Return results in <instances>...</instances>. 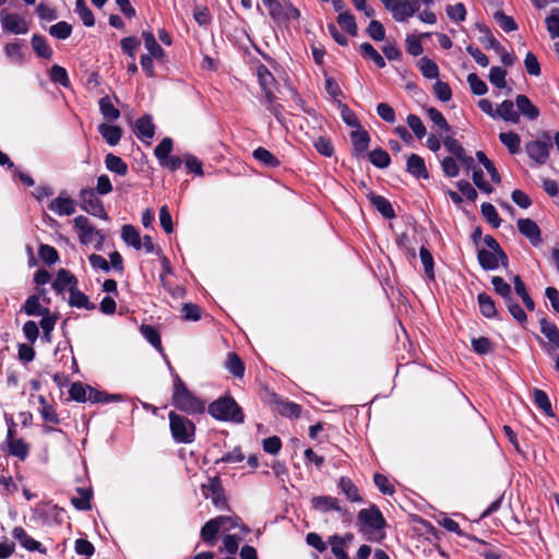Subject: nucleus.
<instances>
[{"label": "nucleus", "mask_w": 559, "mask_h": 559, "mask_svg": "<svg viewBox=\"0 0 559 559\" xmlns=\"http://www.w3.org/2000/svg\"><path fill=\"white\" fill-rule=\"evenodd\" d=\"M352 142H353V151L354 154L359 157L366 153L369 147L370 136L366 130L362 128L358 130H354L350 133Z\"/></svg>", "instance_id": "18"}, {"label": "nucleus", "mask_w": 559, "mask_h": 559, "mask_svg": "<svg viewBox=\"0 0 559 559\" xmlns=\"http://www.w3.org/2000/svg\"><path fill=\"white\" fill-rule=\"evenodd\" d=\"M539 325L540 332L548 340V343L545 344L540 337H538V341L544 345L547 354L552 355L559 350V329L555 323L548 321L547 318H542Z\"/></svg>", "instance_id": "8"}, {"label": "nucleus", "mask_w": 559, "mask_h": 559, "mask_svg": "<svg viewBox=\"0 0 559 559\" xmlns=\"http://www.w3.org/2000/svg\"><path fill=\"white\" fill-rule=\"evenodd\" d=\"M501 118L504 121L518 123L520 121V114L514 109L512 100H503L495 110V119Z\"/></svg>", "instance_id": "20"}, {"label": "nucleus", "mask_w": 559, "mask_h": 559, "mask_svg": "<svg viewBox=\"0 0 559 559\" xmlns=\"http://www.w3.org/2000/svg\"><path fill=\"white\" fill-rule=\"evenodd\" d=\"M252 155L258 162L267 167L275 168L278 167L281 164L280 159L275 155H273L270 151L261 146L255 148Z\"/></svg>", "instance_id": "32"}, {"label": "nucleus", "mask_w": 559, "mask_h": 559, "mask_svg": "<svg viewBox=\"0 0 559 559\" xmlns=\"http://www.w3.org/2000/svg\"><path fill=\"white\" fill-rule=\"evenodd\" d=\"M478 29L484 33V37L480 38V41L485 45V48H491L496 52H500L502 50L501 44L492 36L489 28L478 24Z\"/></svg>", "instance_id": "55"}, {"label": "nucleus", "mask_w": 559, "mask_h": 559, "mask_svg": "<svg viewBox=\"0 0 559 559\" xmlns=\"http://www.w3.org/2000/svg\"><path fill=\"white\" fill-rule=\"evenodd\" d=\"M472 348L478 355H487L491 352L492 344L488 337H474L472 338Z\"/></svg>", "instance_id": "58"}, {"label": "nucleus", "mask_w": 559, "mask_h": 559, "mask_svg": "<svg viewBox=\"0 0 559 559\" xmlns=\"http://www.w3.org/2000/svg\"><path fill=\"white\" fill-rule=\"evenodd\" d=\"M99 109L104 118L109 121L117 120L120 117V111L114 106L108 96L99 99Z\"/></svg>", "instance_id": "42"}, {"label": "nucleus", "mask_w": 559, "mask_h": 559, "mask_svg": "<svg viewBox=\"0 0 559 559\" xmlns=\"http://www.w3.org/2000/svg\"><path fill=\"white\" fill-rule=\"evenodd\" d=\"M491 284L493 286V289L496 294L501 296L504 300V302L512 297V288L511 286L500 276H493L491 278Z\"/></svg>", "instance_id": "47"}, {"label": "nucleus", "mask_w": 559, "mask_h": 559, "mask_svg": "<svg viewBox=\"0 0 559 559\" xmlns=\"http://www.w3.org/2000/svg\"><path fill=\"white\" fill-rule=\"evenodd\" d=\"M329 544L331 546V551L337 559H349L348 555L346 554L344 547V538H342L340 535L334 534L329 538Z\"/></svg>", "instance_id": "53"}, {"label": "nucleus", "mask_w": 559, "mask_h": 559, "mask_svg": "<svg viewBox=\"0 0 559 559\" xmlns=\"http://www.w3.org/2000/svg\"><path fill=\"white\" fill-rule=\"evenodd\" d=\"M72 26L64 21L58 22L49 27V34L58 39H66L70 37Z\"/></svg>", "instance_id": "56"}, {"label": "nucleus", "mask_w": 559, "mask_h": 559, "mask_svg": "<svg viewBox=\"0 0 559 559\" xmlns=\"http://www.w3.org/2000/svg\"><path fill=\"white\" fill-rule=\"evenodd\" d=\"M504 304L513 319L521 326H525V324L527 323V316L523 308L513 298L507 300Z\"/></svg>", "instance_id": "43"}, {"label": "nucleus", "mask_w": 559, "mask_h": 559, "mask_svg": "<svg viewBox=\"0 0 559 559\" xmlns=\"http://www.w3.org/2000/svg\"><path fill=\"white\" fill-rule=\"evenodd\" d=\"M7 443L9 454L24 461L29 453V447L23 439H14L11 429L8 430Z\"/></svg>", "instance_id": "16"}, {"label": "nucleus", "mask_w": 559, "mask_h": 559, "mask_svg": "<svg viewBox=\"0 0 559 559\" xmlns=\"http://www.w3.org/2000/svg\"><path fill=\"white\" fill-rule=\"evenodd\" d=\"M81 200H82V207L83 210H86L87 206L92 207L93 210H96L97 207H102L100 201L97 197V193L93 188L83 189L81 191Z\"/></svg>", "instance_id": "51"}, {"label": "nucleus", "mask_w": 559, "mask_h": 559, "mask_svg": "<svg viewBox=\"0 0 559 559\" xmlns=\"http://www.w3.org/2000/svg\"><path fill=\"white\" fill-rule=\"evenodd\" d=\"M467 82L472 93L475 95H484L488 91L486 83L476 73H469L467 75Z\"/></svg>", "instance_id": "57"}, {"label": "nucleus", "mask_w": 559, "mask_h": 559, "mask_svg": "<svg viewBox=\"0 0 559 559\" xmlns=\"http://www.w3.org/2000/svg\"><path fill=\"white\" fill-rule=\"evenodd\" d=\"M547 31L552 38H559V9H555L546 19Z\"/></svg>", "instance_id": "64"}, {"label": "nucleus", "mask_w": 559, "mask_h": 559, "mask_svg": "<svg viewBox=\"0 0 559 559\" xmlns=\"http://www.w3.org/2000/svg\"><path fill=\"white\" fill-rule=\"evenodd\" d=\"M38 253L39 258L48 265L55 264L59 259L58 251L49 245H40Z\"/></svg>", "instance_id": "59"}, {"label": "nucleus", "mask_w": 559, "mask_h": 559, "mask_svg": "<svg viewBox=\"0 0 559 559\" xmlns=\"http://www.w3.org/2000/svg\"><path fill=\"white\" fill-rule=\"evenodd\" d=\"M442 141L447 150L462 164L463 167L467 170L474 169V158L466 154L465 148L457 140L448 135Z\"/></svg>", "instance_id": "10"}, {"label": "nucleus", "mask_w": 559, "mask_h": 559, "mask_svg": "<svg viewBox=\"0 0 559 559\" xmlns=\"http://www.w3.org/2000/svg\"><path fill=\"white\" fill-rule=\"evenodd\" d=\"M225 367L231 374L237 378H242L245 374V365L241 358L235 353L228 354Z\"/></svg>", "instance_id": "35"}, {"label": "nucleus", "mask_w": 559, "mask_h": 559, "mask_svg": "<svg viewBox=\"0 0 559 559\" xmlns=\"http://www.w3.org/2000/svg\"><path fill=\"white\" fill-rule=\"evenodd\" d=\"M507 71L500 67H492L489 72V81L498 88L506 86Z\"/></svg>", "instance_id": "61"}, {"label": "nucleus", "mask_w": 559, "mask_h": 559, "mask_svg": "<svg viewBox=\"0 0 559 559\" xmlns=\"http://www.w3.org/2000/svg\"><path fill=\"white\" fill-rule=\"evenodd\" d=\"M142 37L144 39V46L148 51L147 55L153 56L155 59H163L165 52L156 41L154 34L152 32H143Z\"/></svg>", "instance_id": "31"}, {"label": "nucleus", "mask_w": 559, "mask_h": 559, "mask_svg": "<svg viewBox=\"0 0 559 559\" xmlns=\"http://www.w3.org/2000/svg\"><path fill=\"white\" fill-rule=\"evenodd\" d=\"M78 278L68 270L60 269L51 284L52 289L57 294L63 293L66 289L70 293V289L78 286Z\"/></svg>", "instance_id": "14"}, {"label": "nucleus", "mask_w": 559, "mask_h": 559, "mask_svg": "<svg viewBox=\"0 0 559 559\" xmlns=\"http://www.w3.org/2000/svg\"><path fill=\"white\" fill-rule=\"evenodd\" d=\"M501 143L508 147L511 154H516L520 151L521 138L518 133L509 131L499 134Z\"/></svg>", "instance_id": "38"}, {"label": "nucleus", "mask_w": 559, "mask_h": 559, "mask_svg": "<svg viewBox=\"0 0 559 559\" xmlns=\"http://www.w3.org/2000/svg\"><path fill=\"white\" fill-rule=\"evenodd\" d=\"M311 506L314 510L321 513H328L330 511L337 512L343 519L349 516V512L346 508L342 507L340 500L332 496H317L311 499Z\"/></svg>", "instance_id": "9"}, {"label": "nucleus", "mask_w": 559, "mask_h": 559, "mask_svg": "<svg viewBox=\"0 0 559 559\" xmlns=\"http://www.w3.org/2000/svg\"><path fill=\"white\" fill-rule=\"evenodd\" d=\"M366 32L373 40L380 41L385 38V29L377 20H372L369 23Z\"/></svg>", "instance_id": "63"}, {"label": "nucleus", "mask_w": 559, "mask_h": 559, "mask_svg": "<svg viewBox=\"0 0 559 559\" xmlns=\"http://www.w3.org/2000/svg\"><path fill=\"white\" fill-rule=\"evenodd\" d=\"M121 238L126 245L135 250L142 249V238L140 233L132 225H123L121 228Z\"/></svg>", "instance_id": "26"}, {"label": "nucleus", "mask_w": 559, "mask_h": 559, "mask_svg": "<svg viewBox=\"0 0 559 559\" xmlns=\"http://www.w3.org/2000/svg\"><path fill=\"white\" fill-rule=\"evenodd\" d=\"M32 47L36 55L44 59H50L52 57V49L47 44L44 36L34 35L32 37Z\"/></svg>", "instance_id": "34"}, {"label": "nucleus", "mask_w": 559, "mask_h": 559, "mask_svg": "<svg viewBox=\"0 0 559 559\" xmlns=\"http://www.w3.org/2000/svg\"><path fill=\"white\" fill-rule=\"evenodd\" d=\"M12 536L21 544L23 548L29 551H39L41 554L46 552V548L43 547V545L39 542L31 537L26 533V531L21 526H16L13 528Z\"/></svg>", "instance_id": "15"}, {"label": "nucleus", "mask_w": 559, "mask_h": 559, "mask_svg": "<svg viewBox=\"0 0 559 559\" xmlns=\"http://www.w3.org/2000/svg\"><path fill=\"white\" fill-rule=\"evenodd\" d=\"M142 336L155 348L162 349L160 335L157 330L147 324H143L140 329Z\"/></svg>", "instance_id": "50"}, {"label": "nucleus", "mask_w": 559, "mask_h": 559, "mask_svg": "<svg viewBox=\"0 0 559 559\" xmlns=\"http://www.w3.org/2000/svg\"><path fill=\"white\" fill-rule=\"evenodd\" d=\"M168 368L174 377V392H173V405L187 414L199 415L204 413L205 403L194 396L186 386L183 381L180 379L178 373L175 372L170 362L167 361Z\"/></svg>", "instance_id": "1"}, {"label": "nucleus", "mask_w": 559, "mask_h": 559, "mask_svg": "<svg viewBox=\"0 0 559 559\" xmlns=\"http://www.w3.org/2000/svg\"><path fill=\"white\" fill-rule=\"evenodd\" d=\"M369 160L378 168H386L390 165V155L386 151L377 148L369 153Z\"/></svg>", "instance_id": "52"}, {"label": "nucleus", "mask_w": 559, "mask_h": 559, "mask_svg": "<svg viewBox=\"0 0 559 559\" xmlns=\"http://www.w3.org/2000/svg\"><path fill=\"white\" fill-rule=\"evenodd\" d=\"M337 487L340 491L345 495L346 499L350 502H362L359 495L358 487L353 483L349 477L342 476L338 480Z\"/></svg>", "instance_id": "23"}, {"label": "nucleus", "mask_w": 559, "mask_h": 559, "mask_svg": "<svg viewBox=\"0 0 559 559\" xmlns=\"http://www.w3.org/2000/svg\"><path fill=\"white\" fill-rule=\"evenodd\" d=\"M68 302L78 309L94 310L96 308L95 304L91 302L88 296L79 290L78 286L70 289Z\"/></svg>", "instance_id": "21"}, {"label": "nucleus", "mask_w": 559, "mask_h": 559, "mask_svg": "<svg viewBox=\"0 0 559 559\" xmlns=\"http://www.w3.org/2000/svg\"><path fill=\"white\" fill-rule=\"evenodd\" d=\"M383 5L396 22H406L420 9L418 0H386Z\"/></svg>", "instance_id": "5"}, {"label": "nucleus", "mask_w": 559, "mask_h": 559, "mask_svg": "<svg viewBox=\"0 0 559 559\" xmlns=\"http://www.w3.org/2000/svg\"><path fill=\"white\" fill-rule=\"evenodd\" d=\"M518 112L530 120H536L539 117V109L530 100L526 95L519 94L515 97Z\"/></svg>", "instance_id": "19"}, {"label": "nucleus", "mask_w": 559, "mask_h": 559, "mask_svg": "<svg viewBox=\"0 0 559 559\" xmlns=\"http://www.w3.org/2000/svg\"><path fill=\"white\" fill-rule=\"evenodd\" d=\"M419 70L427 79H437L439 76V68L435 61L427 57L419 60Z\"/></svg>", "instance_id": "48"}, {"label": "nucleus", "mask_w": 559, "mask_h": 559, "mask_svg": "<svg viewBox=\"0 0 559 559\" xmlns=\"http://www.w3.org/2000/svg\"><path fill=\"white\" fill-rule=\"evenodd\" d=\"M337 23L344 28L350 36H356L358 32L355 16L348 12H341L337 16Z\"/></svg>", "instance_id": "40"}, {"label": "nucleus", "mask_w": 559, "mask_h": 559, "mask_svg": "<svg viewBox=\"0 0 559 559\" xmlns=\"http://www.w3.org/2000/svg\"><path fill=\"white\" fill-rule=\"evenodd\" d=\"M22 310L29 317L49 313V308L41 307L38 295L28 296L22 307Z\"/></svg>", "instance_id": "27"}, {"label": "nucleus", "mask_w": 559, "mask_h": 559, "mask_svg": "<svg viewBox=\"0 0 559 559\" xmlns=\"http://www.w3.org/2000/svg\"><path fill=\"white\" fill-rule=\"evenodd\" d=\"M406 120L408 127L418 139H423L426 135V127L418 116L411 114L407 116Z\"/></svg>", "instance_id": "60"}, {"label": "nucleus", "mask_w": 559, "mask_h": 559, "mask_svg": "<svg viewBox=\"0 0 559 559\" xmlns=\"http://www.w3.org/2000/svg\"><path fill=\"white\" fill-rule=\"evenodd\" d=\"M1 24L4 31L12 34H25L28 32L26 21L16 13H1Z\"/></svg>", "instance_id": "12"}, {"label": "nucleus", "mask_w": 559, "mask_h": 559, "mask_svg": "<svg viewBox=\"0 0 559 559\" xmlns=\"http://www.w3.org/2000/svg\"><path fill=\"white\" fill-rule=\"evenodd\" d=\"M79 497H73L71 499L72 504L75 509L81 511H86L92 508L91 506V499H92V491L91 489L85 488H78L76 489Z\"/></svg>", "instance_id": "36"}, {"label": "nucleus", "mask_w": 559, "mask_h": 559, "mask_svg": "<svg viewBox=\"0 0 559 559\" xmlns=\"http://www.w3.org/2000/svg\"><path fill=\"white\" fill-rule=\"evenodd\" d=\"M209 414L219 421H233L242 424L243 413L237 402L230 396H222L212 402L207 407Z\"/></svg>", "instance_id": "2"}, {"label": "nucleus", "mask_w": 559, "mask_h": 559, "mask_svg": "<svg viewBox=\"0 0 559 559\" xmlns=\"http://www.w3.org/2000/svg\"><path fill=\"white\" fill-rule=\"evenodd\" d=\"M477 302L480 313L487 318L492 319L497 316L496 304L493 299L486 293H480L477 296Z\"/></svg>", "instance_id": "28"}, {"label": "nucleus", "mask_w": 559, "mask_h": 559, "mask_svg": "<svg viewBox=\"0 0 559 559\" xmlns=\"http://www.w3.org/2000/svg\"><path fill=\"white\" fill-rule=\"evenodd\" d=\"M358 521L362 525L372 530H382L385 526V520L376 506L368 509H361L358 512Z\"/></svg>", "instance_id": "11"}, {"label": "nucleus", "mask_w": 559, "mask_h": 559, "mask_svg": "<svg viewBox=\"0 0 559 559\" xmlns=\"http://www.w3.org/2000/svg\"><path fill=\"white\" fill-rule=\"evenodd\" d=\"M75 12L79 14L85 26L91 27L95 24L94 14L84 0L75 1Z\"/></svg>", "instance_id": "46"}, {"label": "nucleus", "mask_w": 559, "mask_h": 559, "mask_svg": "<svg viewBox=\"0 0 559 559\" xmlns=\"http://www.w3.org/2000/svg\"><path fill=\"white\" fill-rule=\"evenodd\" d=\"M518 228L534 247H538L543 242L540 229L534 221L530 218H520L518 221Z\"/></svg>", "instance_id": "13"}, {"label": "nucleus", "mask_w": 559, "mask_h": 559, "mask_svg": "<svg viewBox=\"0 0 559 559\" xmlns=\"http://www.w3.org/2000/svg\"><path fill=\"white\" fill-rule=\"evenodd\" d=\"M98 132L111 146L117 145L122 136V129L120 127L107 123L99 124Z\"/></svg>", "instance_id": "25"}, {"label": "nucleus", "mask_w": 559, "mask_h": 559, "mask_svg": "<svg viewBox=\"0 0 559 559\" xmlns=\"http://www.w3.org/2000/svg\"><path fill=\"white\" fill-rule=\"evenodd\" d=\"M495 20L504 32H512L518 29V25L513 17L504 14L501 11L495 13Z\"/></svg>", "instance_id": "62"}, {"label": "nucleus", "mask_w": 559, "mask_h": 559, "mask_svg": "<svg viewBox=\"0 0 559 559\" xmlns=\"http://www.w3.org/2000/svg\"><path fill=\"white\" fill-rule=\"evenodd\" d=\"M477 259H478L479 265L485 271L497 270L499 267V265L501 264L500 254H498V252L488 251L487 249L478 250Z\"/></svg>", "instance_id": "22"}, {"label": "nucleus", "mask_w": 559, "mask_h": 559, "mask_svg": "<svg viewBox=\"0 0 559 559\" xmlns=\"http://www.w3.org/2000/svg\"><path fill=\"white\" fill-rule=\"evenodd\" d=\"M419 258H420L426 277L429 281H435L436 274H435L433 257H432L431 252L425 246H421L419 248Z\"/></svg>", "instance_id": "30"}, {"label": "nucleus", "mask_w": 559, "mask_h": 559, "mask_svg": "<svg viewBox=\"0 0 559 559\" xmlns=\"http://www.w3.org/2000/svg\"><path fill=\"white\" fill-rule=\"evenodd\" d=\"M216 520H218V525L222 531L227 532L233 528L239 527L243 533L249 532V528L241 523V520L238 516L219 515L216 516Z\"/></svg>", "instance_id": "37"}, {"label": "nucleus", "mask_w": 559, "mask_h": 559, "mask_svg": "<svg viewBox=\"0 0 559 559\" xmlns=\"http://www.w3.org/2000/svg\"><path fill=\"white\" fill-rule=\"evenodd\" d=\"M75 201L67 194L61 192L59 197L51 201L49 210H74Z\"/></svg>", "instance_id": "54"}, {"label": "nucleus", "mask_w": 559, "mask_h": 559, "mask_svg": "<svg viewBox=\"0 0 559 559\" xmlns=\"http://www.w3.org/2000/svg\"><path fill=\"white\" fill-rule=\"evenodd\" d=\"M258 80L261 88L264 92V98L266 108L278 118L281 114L280 105L275 103V96L273 95V86L275 79L273 74L267 70L266 67L260 66L257 71Z\"/></svg>", "instance_id": "4"}, {"label": "nucleus", "mask_w": 559, "mask_h": 559, "mask_svg": "<svg viewBox=\"0 0 559 559\" xmlns=\"http://www.w3.org/2000/svg\"><path fill=\"white\" fill-rule=\"evenodd\" d=\"M88 389V401L93 403H110V402H118L122 400V396L120 394H107L105 392H100L98 390H95L91 386H87Z\"/></svg>", "instance_id": "44"}, {"label": "nucleus", "mask_w": 559, "mask_h": 559, "mask_svg": "<svg viewBox=\"0 0 559 559\" xmlns=\"http://www.w3.org/2000/svg\"><path fill=\"white\" fill-rule=\"evenodd\" d=\"M534 403L546 415H552L551 403L546 392L540 389H534L533 392Z\"/></svg>", "instance_id": "49"}, {"label": "nucleus", "mask_w": 559, "mask_h": 559, "mask_svg": "<svg viewBox=\"0 0 559 559\" xmlns=\"http://www.w3.org/2000/svg\"><path fill=\"white\" fill-rule=\"evenodd\" d=\"M278 413L289 418H298L301 414V406L290 401H282L277 404Z\"/></svg>", "instance_id": "45"}, {"label": "nucleus", "mask_w": 559, "mask_h": 559, "mask_svg": "<svg viewBox=\"0 0 559 559\" xmlns=\"http://www.w3.org/2000/svg\"><path fill=\"white\" fill-rule=\"evenodd\" d=\"M552 148V139L549 132H543L540 138L526 144L527 155L538 165H543L549 157Z\"/></svg>", "instance_id": "6"}, {"label": "nucleus", "mask_w": 559, "mask_h": 559, "mask_svg": "<svg viewBox=\"0 0 559 559\" xmlns=\"http://www.w3.org/2000/svg\"><path fill=\"white\" fill-rule=\"evenodd\" d=\"M364 58L372 60L380 69L385 67L384 58L369 43H362L359 47Z\"/></svg>", "instance_id": "39"}, {"label": "nucleus", "mask_w": 559, "mask_h": 559, "mask_svg": "<svg viewBox=\"0 0 559 559\" xmlns=\"http://www.w3.org/2000/svg\"><path fill=\"white\" fill-rule=\"evenodd\" d=\"M134 133L141 141H148L154 136L155 126L152 121V117L144 115L135 121Z\"/></svg>", "instance_id": "17"}, {"label": "nucleus", "mask_w": 559, "mask_h": 559, "mask_svg": "<svg viewBox=\"0 0 559 559\" xmlns=\"http://www.w3.org/2000/svg\"><path fill=\"white\" fill-rule=\"evenodd\" d=\"M38 401L41 405V408H40L41 418L46 423H51V424L58 425L60 423V418H59V415L56 413L53 406L48 404L47 400L43 395H40L38 397Z\"/></svg>", "instance_id": "41"}, {"label": "nucleus", "mask_w": 559, "mask_h": 559, "mask_svg": "<svg viewBox=\"0 0 559 559\" xmlns=\"http://www.w3.org/2000/svg\"><path fill=\"white\" fill-rule=\"evenodd\" d=\"M407 171L417 178H427L428 173L426 170L424 159L417 155L412 154L407 159Z\"/></svg>", "instance_id": "29"}, {"label": "nucleus", "mask_w": 559, "mask_h": 559, "mask_svg": "<svg viewBox=\"0 0 559 559\" xmlns=\"http://www.w3.org/2000/svg\"><path fill=\"white\" fill-rule=\"evenodd\" d=\"M222 531L218 525V520L216 518L207 521L201 528L200 536L202 540L213 547L216 544V536L218 532Z\"/></svg>", "instance_id": "24"}, {"label": "nucleus", "mask_w": 559, "mask_h": 559, "mask_svg": "<svg viewBox=\"0 0 559 559\" xmlns=\"http://www.w3.org/2000/svg\"><path fill=\"white\" fill-rule=\"evenodd\" d=\"M74 223L79 229V238L82 243L88 245L94 241L102 243L104 241L105 235L95 229L87 217L80 215L74 219Z\"/></svg>", "instance_id": "7"}, {"label": "nucleus", "mask_w": 559, "mask_h": 559, "mask_svg": "<svg viewBox=\"0 0 559 559\" xmlns=\"http://www.w3.org/2000/svg\"><path fill=\"white\" fill-rule=\"evenodd\" d=\"M105 164L108 170L124 176L128 171V165L122 160L121 157L109 153L106 155Z\"/></svg>", "instance_id": "33"}, {"label": "nucleus", "mask_w": 559, "mask_h": 559, "mask_svg": "<svg viewBox=\"0 0 559 559\" xmlns=\"http://www.w3.org/2000/svg\"><path fill=\"white\" fill-rule=\"evenodd\" d=\"M171 437L176 443H191L194 440L195 425L183 415L171 411L168 414Z\"/></svg>", "instance_id": "3"}]
</instances>
